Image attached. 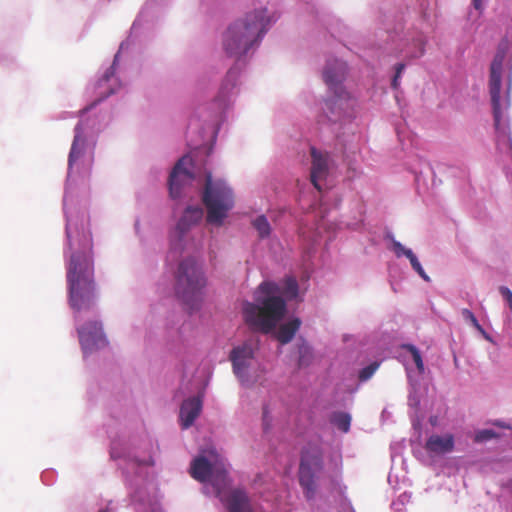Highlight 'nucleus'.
I'll use <instances>...</instances> for the list:
<instances>
[{
	"label": "nucleus",
	"mask_w": 512,
	"mask_h": 512,
	"mask_svg": "<svg viewBox=\"0 0 512 512\" xmlns=\"http://www.w3.org/2000/svg\"><path fill=\"white\" fill-rule=\"evenodd\" d=\"M505 59L504 52H497L493 58L490 66V79H489V92L491 96V102L493 107V116H495V122L497 128L500 123L501 116V103H500V92L502 83V70Z\"/></svg>",
	"instance_id": "nucleus-8"
},
{
	"label": "nucleus",
	"mask_w": 512,
	"mask_h": 512,
	"mask_svg": "<svg viewBox=\"0 0 512 512\" xmlns=\"http://www.w3.org/2000/svg\"><path fill=\"white\" fill-rule=\"evenodd\" d=\"M266 13V9L255 10L228 26L222 37L227 56L239 60L261 41L270 23Z\"/></svg>",
	"instance_id": "nucleus-3"
},
{
	"label": "nucleus",
	"mask_w": 512,
	"mask_h": 512,
	"mask_svg": "<svg viewBox=\"0 0 512 512\" xmlns=\"http://www.w3.org/2000/svg\"><path fill=\"white\" fill-rule=\"evenodd\" d=\"M496 436L497 435L493 430L484 429V430L478 431L476 433L474 440L476 442H484V441L490 440Z\"/></svg>",
	"instance_id": "nucleus-28"
},
{
	"label": "nucleus",
	"mask_w": 512,
	"mask_h": 512,
	"mask_svg": "<svg viewBox=\"0 0 512 512\" xmlns=\"http://www.w3.org/2000/svg\"><path fill=\"white\" fill-rule=\"evenodd\" d=\"M228 512H253L251 500L244 489L233 488L220 497Z\"/></svg>",
	"instance_id": "nucleus-13"
},
{
	"label": "nucleus",
	"mask_w": 512,
	"mask_h": 512,
	"mask_svg": "<svg viewBox=\"0 0 512 512\" xmlns=\"http://www.w3.org/2000/svg\"><path fill=\"white\" fill-rule=\"evenodd\" d=\"M298 352H299V365L300 366L307 365L311 358L310 347L305 342H303L301 345L298 346Z\"/></svg>",
	"instance_id": "nucleus-25"
},
{
	"label": "nucleus",
	"mask_w": 512,
	"mask_h": 512,
	"mask_svg": "<svg viewBox=\"0 0 512 512\" xmlns=\"http://www.w3.org/2000/svg\"><path fill=\"white\" fill-rule=\"evenodd\" d=\"M347 74V65L345 62L333 59L329 60L323 71V79L329 90L333 92L334 99H327L325 101L326 108L331 114H334V106L337 101L347 100L349 98L348 92L343 86V82Z\"/></svg>",
	"instance_id": "nucleus-6"
},
{
	"label": "nucleus",
	"mask_w": 512,
	"mask_h": 512,
	"mask_svg": "<svg viewBox=\"0 0 512 512\" xmlns=\"http://www.w3.org/2000/svg\"><path fill=\"white\" fill-rule=\"evenodd\" d=\"M209 455L214 459V467L210 474L209 481L215 489L216 496L220 498L224 495V489L230 484L228 470L224 460L219 457L214 449L209 451Z\"/></svg>",
	"instance_id": "nucleus-12"
},
{
	"label": "nucleus",
	"mask_w": 512,
	"mask_h": 512,
	"mask_svg": "<svg viewBox=\"0 0 512 512\" xmlns=\"http://www.w3.org/2000/svg\"><path fill=\"white\" fill-rule=\"evenodd\" d=\"M379 363L373 362L359 371L358 378L361 382L367 381L378 369Z\"/></svg>",
	"instance_id": "nucleus-26"
},
{
	"label": "nucleus",
	"mask_w": 512,
	"mask_h": 512,
	"mask_svg": "<svg viewBox=\"0 0 512 512\" xmlns=\"http://www.w3.org/2000/svg\"><path fill=\"white\" fill-rule=\"evenodd\" d=\"M501 121H502V115L500 116V123H499V127L497 128V126H495L496 130L497 131H500L501 129L502 130H505V127H501ZM494 125H496V122L494 121Z\"/></svg>",
	"instance_id": "nucleus-36"
},
{
	"label": "nucleus",
	"mask_w": 512,
	"mask_h": 512,
	"mask_svg": "<svg viewBox=\"0 0 512 512\" xmlns=\"http://www.w3.org/2000/svg\"><path fill=\"white\" fill-rule=\"evenodd\" d=\"M330 422L340 431L347 433L350 429L351 416L345 412H335L331 415Z\"/></svg>",
	"instance_id": "nucleus-21"
},
{
	"label": "nucleus",
	"mask_w": 512,
	"mask_h": 512,
	"mask_svg": "<svg viewBox=\"0 0 512 512\" xmlns=\"http://www.w3.org/2000/svg\"><path fill=\"white\" fill-rule=\"evenodd\" d=\"M203 405V394L190 397L183 401L180 408V422L183 429H188L193 425L196 418L200 415Z\"/></svg>",
	"instance_id": "nucleus-14"
},
{
	"label": "nucleus",
	"mask_w": 512,
	"mask_h": 512,
	"mask_svg": "<svg viewBox=\"0 0 512 512\" xmlns=\"http://www.w3.org/2000/svg\"><path fill=\"white\" fill-rule=\"evenodd\" d=\"M406 349L410 352L412 359L418 370L422 371L424 369V364L419 350L413 345H407Z\"/></svg>",
	"instance_id": "nucleus-27"
},
{
	"label": "nucleus",
	"mask_w": 512,
	"mask_h": 512,
	"mask_svg": "<svg viewBox=\"0 0 512 512\" xmlns=\"http://www.w3.org/2000/svg\"><path fill=\"white\" fill-rule=\"evenodd\" d=\"M399 78H396V76H394L393 80H392V87L394 89H396L399 85V82H398Z\"/></svg>",
	"instance_id": "nucleus-34"
},
{
	"label": "nucleus",
	"mask_w": 512,
	"mask_h": 512,
	"mask_svg": "<svg viewBox=\"0 0 512 512\" xmlns=\"http://www.w3.org/2000/svg\"><path fill=\"white\" fill-rule=\"evenodd\" d=\"M86 146V139L83 135L81 124L75 127V135L72 142L71 150L68 158V166L71 168L73 164L82 156Z\"/></svg>",
	"instance_id": "nucleus-18"
},
{
	"label": "nucleus",
	"mask_w": 512,
	"mask_h": 512,
	"mask_svg": "<svg viewBox=\"0 0 512 512\" xmlns=\"http://www.w3.org/2000/svg\"><path fill=\"white\" fill-rule=\"evenodd\" d=\"M212 461L214 459L211 457ZM214 462H210L206 457L200 455L196 457L190 466V475L199 482H206L210 478Z\"/></svg>",
	"instance_id": "nucleus-17"
},
{
	"label": "nucleus",
	"mask_w": 512,
	"mask_h": 512,
	"mask_svg": "<svg viewBox=\"0 0 512 512\" xmlns=\"http://www.w3.org/2000/svg\"><path fill=\"white\" fill-rule=\"evenodd\" d=\"M323 469V461L319 454L305 453L299 466V483L307 499H312L316 493L315 476Z\"/></svg>",
	"instance_id": "nucleus-7"
},
{
	"label": "nucleus",
	"mask_w": 512,
	"mask_h": 512,
	"mask_svg": "<svg viewBox=\"0 0 512 512\" xmlns=\"http://www.w3.org/2000/svg\"><path fill=\"white\" fill-rule=\"evenodd\" d=\"M423 54H424V49H423V48H421V50H420V55H423Z\"/></svg>",
	"instance_id": "nucleus-37"
},
{
	"label": "nucleus",
	"mask_w": 512,
	"mask_h": 512,
	"mask_svg": "<svg viewBox=\"0 0 512 512\" xmlns=\"http://www.w3.org/2000/svg\"><path fill=\"white\" fill-rule=\"evenodd\" d=\"M255 350V343L252 340H247L230 351L229 360L232 363L233 372L238 377L246 374L254 359Z\"/></svg>",
	"instance_id": "nucleus-10"
},
{
	"label": "nucleus",
	"mask_w": 512,
	"mask_h": 512,
	"mask_svg": "<svg viewBox=\"0 0 512 512\" xmlns=\"http://www.w3.org/2000/svg\"><path fill=\"white\" fill-rule=\"evenodd\" d=\"M191 162V158L188 156H183L178 160L175 164L170 177H169V192L172 198H178L181 195L182 187L186 183H190L193 181V174L188 171L185 166Z\"/></svg>",
	"instance_id": "nucleus-11"
},
{
	"label": "nucleus",
	"mask_w": 512,
	"mask_h": 512,
	"mask_svg": "<svg viewBox=\"0 0 512 512\" xmlns=\"http://www.w3.org/2000/svg\"><path fill=\"white\" fill-rule=\"evenodd\" d=\"M258 289L265 297L261 300L257 299V304L246 302L243 306V316L252 329L269 333L286 313L285 300L276 294L281 292L288 299H293L298 294V283L295 278L287 277L282 289L276 283L269 281L262 282Z\"/></svg>",
	"instance_id": "nucleus-2"
},
{
	"label": "nucleus",
	"mask_w": 512,
	"mask_h": 512,
	"mask_svg": "<svg viewBox=\"0 0 512 512\" xmlns=\"http://www.w3.org/2000/svg\"><path fill=\"white\" fill-rule=\"evenodd\" d=\"M203 203L207 209L206 221L209 224L221 226L234 206L232 189L222 180H214L211 173H207Z\"/></svg>",
	"instance_id": "nucleus-5"
},
{
	"label": "nucleus",
	"mask_w": 512,
	"mask_h": 512,
	"mask_svg": "<svg viewBox=\"0 0 512 512\" xmlns=\"http://www.w3.org/2000/svg\"><path fill=\"white\" fill-rule=\"evenodd\" d=\"M203 217V210L199 206L187 207L183 216L177 224V229L181 234L185 233L189 228L198 223Z\"/></svg>",
	"instance_id": "nucleus-19"
},
{
	"label": "nucleus",
	"mask_w": 512,
	"mask_h": 512,
	"mask_svg": "<svg viewBox=\"0 0 512 512\" xmlns=\"http://www.w3.org/2000/svg\"><path fill=\"white\" fill-rule=\"evenodd\" d=\"M425 449L430 453L445 454L454 449V437L452 434L445 436L431 435L425 444Z\"/></svg>",
	"instance_id": "nucleus-16"
},
{
	"label": "nucleus",
	"mask_w": 512,
	"mask_h": 512,
	"mask_svg": "<svg viewBox=\"0 0 512 512\" xmlns=\"http://www.w3.org/2000/svg\"><path fill=\"white\" fill-rule=\"evenodd\" d=\"M461 315L463 319L469 323L473 327H475L486 339H490L489 335L486 333V331L483 329V327L479 324L477 318L475 315L469 310V309H462Z\"/></svg>",
	"instance_id": "nucleus-23"
},
{
	"label": "nucleus",
	"mask_w": 512,
	"mask_h": 512,
	"mask_svg": "<svg viewBox=\"0 0 512 512\" xmlns=\"http://www.w3.org/2000/svg\"><path fill=\"white\" fill-rule=\"evenodd\" d=\"M392 247L397 257L406 256L407 252L412 251L411 249L405 248L400 242L393 240Z\"/></svg>",
	"instance_id": "nucleus-29"
},
{
	"label": "nucleus",
	"mask_w": 512,
	"mask_h": 512,
	"mask_svg": "<svg viewBox=\"0 0 512 512\" xmlns=\"http://www.w3.org/2000/svg\"><path fill=\"white\" fill-rule=\"evenodd\" d=\"M312 167H311V182L317 190H321L319 181L325 179L328 175V155L323 154L316 148H311Z\"/></svg>",
	"instance_id": "nucleus-15"
},
{
	"label": "nucleus",
	"mask_w": 512,
	"mask_h": 512,
	"mask_svg": "<svg viewBox=\"0 0 512 512\" xmlns=\"http://www.w3.org/2000/svg\"><path fill=\"white\" fill-rule=\"evenodd\" d=\"M236 77H237V71L234 68H232V69H230L228 71L227 76H226V80L227 81H232L231 82V86H234L235 85Z\"/></svg>",
	"instance_id": "nucleus-31"
},
{
	"label": "nucleus",
	"mask_w": 512,
	"mask_h": 512,
	"mask_svg": "<svg viewBox=\"0 0 512 512\" xmlns=\"http://www.w3.org/2000/svg\"><path fill=\"white\" fill-rule=\"evenodd\" d=\"M493 425H496V426H499V427H502V428H510L508 425H505L504 423L499 422V421L493 422Z\"/></svg>",
	"instance_id": "nucleus-35"
},
{
	"label": "nucleus",
	"mask_w": 512,
	"mask_h": 512,
	"mask_svg": "<svg viewBox=\"0 0 512 512\" xmlns=\"http://www.w3.org/2000/svg\"><path fill=\"white\" fill-rule=\"evenodd\" d=\"M253 227L257 230L261 238L268 237L270 235V224L264 215L256 217L253 222Z\"/></svg>",
	"instance_id": "nucleus-22"
},
{
	"label": "nucleus",
	"mask_w": 512,
	"mask_h": 512,
	"mask_svg": "<svg viewBox=\"0 0 512 512\" xmlns=\"http://www.w3.org/2000/svg\"><path fill=\"white\" fill-rule=\"evenodd\" d=\"M71 256L67 265L69 304L76 312L88 311L97 299L94 278L93 241L89 231L66 226Z\"/></svg>",
	"instance_id": "nucleus-1"
},
{
	"label": "nucleus",
	"mask_w": 512,
	"mask_h": 512,
	"mask_svg": "<svg viewBox=\"0 0 512 512\" xmlns=\"http://www.w3.org/2000/svg\"><path fill=\"white\" fill-rule=\"evenodd\" d=\"M176 295L189 307L197 309L206 286V278L202 267L192 258L182 260L175 275Z\"/></svg>",
	"instance_id": "nucleus-4"
},
{
	"label": "nucleus",
	"mask_w": 512,
	"mask_h": 512,
	"mask_svg": "<svg viewBox=\"0 0 512 512\" xmlns=\"http://www.w3.org/2000/svg\"><path fill=\"white\" fill-rule=\"evenodd\" d=\"M499 292L501 293L502 297L507 301L509 308L512 310V291L505 286H501L499 288Z\"/></svg>",
	"instance_id": "nucleus-30"
},
{
	"label": "nucleus",
	"mask_w": 512,
	"mask_h": 512,
	"mask_svg": "<svg viewBox=\"0 0 512 512\" xmlns=\"http://www.w3.org/2000/svg\"><path fill=\"white\" fill-rule=\"evenodd\" d=\"M301 325V320L299 318H294L287 323H284L279 326L276 332V338L281 344L289 343L296 332L299 330Z\"/></svg>",
	"instance_id": "nucleus-20"
},
{
	"label": "nucleus",
	"mask_w": 512,
	"mask_h": 512,
	"mask_svg": "<svg viewBox=\"0 0 512 512\" xmlns=\"http://www.w3.org/2000/svg\"><path fill=\"white\" fill-rule=\"evenodd\" d=\"M473 6L476 10H482V0H473Z\"/></svg>",
	"instance_id": "nucleus-33"
},
{
	"label": "nucleus",
	"mask_w": 512,
	"mask_h": 512,
	"mask_svg": "<svg viewBox=\"0 0 512 512\" xmlns=\"http://www.w3.org/2000/svg\"><path fill=\"white\" fill-rule=\"evenodd\" d=\"M407 258L410 261L412 268L419 274V276L425 281H430L429 276L425 273L420 262L412 251L407 252Z\"/></svg>",
	"instance_id": "nucleus-24"
},
{
	"label": "nucleus",
	"mask_w": 512,
	"mask_h": 512,
	"mask_svg": "<svg viewBox=\"0 0 512 512\" xmlns=\"http://www.w3.org/2000/svg\"><path fill=\"white\" fill-rule=\"evenodd\" d=\"M509 142H510V148L512 149V141L510 138H509Z\"/></svg>",
	"instance_id": "nucleus-38"
},
{
	"label": "nucleus",
	"mask_w": 512,
	"mask_h": 512,
	"mask_svg": "<svg viewBox=\"0 0 512 512\" xmlns=\"http://www.w3.org/2000/svg\"><path fill=\"white\" fill-rule=\"evenodd\" d=\"M404 68H405V65L403 63H398L396 65V72H395L396 78H400Z\"/></svg>",
	"instance_id": "nucleus-32"
},
{
	"label": "nucleus",
	"mask_w": 512,
	"mask_h": 512,
	"mask_svg": "<svg viewBox=\"0 0 512 512\" xmlns=\"http://www.w3.org/2000/svg\"><path fill=\"white\" fill-rule=\"evenodd\" d=\"M79 342L84 353L92 352L107 344L102 324L89 321L77 328Z\"/></svg>",
	"instance_id": "nucleus-9"
}]
</instances>
